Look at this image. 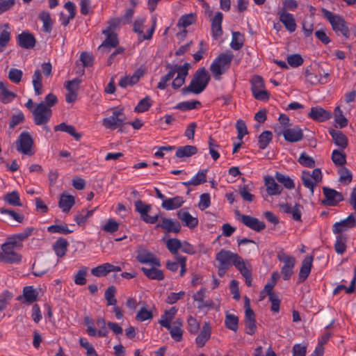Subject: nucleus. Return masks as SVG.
Masks as SVG:
<instances>
[{"label": "nucleus", "mask_w": 356, "mask_h": 356, "mask_svg": "<svg viewBox=\"0 0 356 356\" xmlns=\"http://www.w3.org/2000/svg\"><path fill=\"white\" fill-rule=\"evenodd\" d=\"M346 236L343 234H337L334 243V250L339 254H343L346 250Z\"/></svg>", "instance_id": "obj_52"}, {"label": "nucleus", "mask_w": 356, "mask_h": 356, "mask_svg": "<svg viewBox=\"0 0 356 356\" xmlns=\"http://www.w3.org/2000/svg\"><path fill=\"white\" fill-rule=\"evenodd\" d=\"M177 65H171L170 63L166 65V68L168 70V73L161 76L160 81L158 83L157 88L160 90H164L168 86V82L170 81L175 76L176 71H177Z\"/></svg>", "instance_id": "obj_30"}, {"label": "nucleus", "mask_w": 356, "mask_h": 356, "mask_svg": "<svg viewBox=\"0 0 356 356\" xmlns=\"http://www.w3.org/2000/svg\"><path fill=\"white\" fill-rule=\"evenodd\" d=\"M210 76L205 67L199 68L193 74L190 84L182 88L181 92L186 95L188 93L200 94L210 81Z\"/></svg>", "instance_id": "obj_1"}, {"label": "nucleus", "mask_w": 356, "mask_h": 356, "mask_svg": "<svg viewBox=\"0 0 356 356\" xmlns=\"http://www.w3.org/2000/svg\"><path fill=\"white\" fill-rule=\"evenodd\" d=\"M223 15L220 12L216 13L211 20L212 37L214 40H218L222 35V22Z\"/></svg>", "instance_id": "obj_26"}, {"label": "nucleus", "mask_w": 356, "mask_h": 356, "mask_svg": "<svg viewBox=\"0 0 356 356\" xmlns=\"http://www.w3.org/2000/svg\"><path fill=\"white\" fill-rule=\"evenodd\" d=\"M135 210L140 214V220L147 224H154L159 219L160 213L155 216H150L149 213L152 210V206L141 200L135 201Z\"/></svg>", "instance_id": "obj_10"}, {"label": "nucleus", "mask_w": 356, "mask_h": 356, "mask_svg": "<svg viewBox=\"0 0 356 356\" xmlns=\"http://www.w3.org/2000/svg\"><path fill=\"white\" fill-rule=\"evenodd\" d=\"M4 200L8 204L13 206H22L19 194L17 191H13L11 193H8L6 195Z\"/></svg>", "instance_id": "obj_62"}, {"label": "nucleus", "mask_w": 356, "mask_h": 356, "mask_svg": "<svg viewBox=\"0 0 356 356\" xmlns=\"http://www.w3.org/2000/svg\"><path fill=\"white\" fill-rule=\"evenodd\" d=\"M273 134L270 131H263L259 136L258 147L260 149L266 148L269 143L272 140Z\"/></svg>", "instance_id": "obj_53"}, {"label": "nucleus", "mask_w": 356, "mask_h": 356, "mask_svg": "<svg viewBox=\"0 0 356 356\" xmlns=\"http://www.w3.org/2000/svg\"><path fill=\"white\" fill-rule=\"evenodd\" d=\"M355 217L351 213L346 219L335 222L332 226V231L335 234H342L343 232L355 227Z\"/></svg>", "instance_id": "obj_18"}, {"label": "nucleus", "mask_w": 356, "mask_h": 356, "mask_svg": "<svg viewBox=\"0 0 356 356\" xmlns=\"http://www.w3.org/2000/svg\"><path fill=\"white\" fill-rule=\"evenodd\" d=\"M313 257L307 256L302 260L298 275V282L302 283L306 280L309 275L312 267Z\"/></svg>", "instance_id": "obj_25"}, {"label": "nucleus", "mask_w": 356, "mask_h": 356, "mask_svg": "<svg viewBox=\"0 0 356 356\" xmlns=\"http://www.w3.org/2000/svg\"><path fill=\"white\" fill-rule=\"evenodd\" d=\"M308 117L317 122H325L332 118V113L321 106L311 108Z\"/></svg>", "instance_id": "obj_21"}, {"label": "nucleus", "mask_w": 356, "mask_h": 356, "mask_svg": "<svg viewBox=\"0 0 356 356\" xmlns=\"http://www.w3.org/2000/svg\"><path fill=\"white\" fill-rule=\"evenodd\" d=\"M278 260L283 263L281 273L284 280H289L293 274V268L296 264L294 257L286 254L283 250L279 251L277 254Z\"/></svg>", "instance_id": "obj_6"}, {"label": "nucleus", "mask_w": 356, "mask_h": 356, "mask_svg": "<svg viewBox=\"0 0 356 356\" xmlns=\"http://www.w3.org/2000/svg\"><path fill=\"white\" fill-rule=\"evenodd\" d=\"M102 33L106 35V39L102 44V46L108 48H114L118 44V38L116 33L111 31L110 29H106L102 31Z\"/></svg>", "instance_id": "obj_41"}, {"label": "nucleus", "mask_w": 356, "mask_h": 356, "mask_svg": "<svg viewBox=\"0 0 356 356\" xmlns=\"http://www.w3.org/2000/svg\"><path fill=\"white\" fill-rule=\"evenodd\" d=\"M152 102L149 96H146L142 99L135 106V112L143 113L149 110L152 106Z\"/></svg>", "instance_id": "obj_58"}, {"label": "nucleus", "mask_w": 356, "mask_h": 356, "mask_svg": "<svg viewBox=\"0 0 356 356\" xmlns=\"http://www.w3.org/2000/svg\"><path fill=\"white\" fill-rule=\"evenodd\" d=\"M177 216L185 226L191 229L195 227L198 224V219L192 216L190 213L185 209L179 210L177 212Z\"/></svg>", "instance_id": "obj_31"}, {"label": "nucleus", "mask_w": 356, "mask_h": 356, "mask_svg": "<svg viewBox=\"0 0 356 356\" xmlns=\"http://www.w3.org/2000/svg\"><path fill=\"white\" fill-rule=\"evenodd\" d=\"M206 293L205 288H201L198 291H197L193 296V298L194 301L197 302V309L199 310H202L204 308H211L213 307L214 303L211 300L204 301V296Z\"/></svg>", "instance_id": "obj_29"}, {"label": "nucleus", "mask_w": 356, "mask_h": 356, "mask_svg": "<svg viewBox=\"0 0 356 356\" xmlns=\"http://www.w3.org/2000/svg\"><path fill=\"white\" fill-rule=\"evenodd\" d=\"M323 175L320 168H315L312 173L307 170L302 172L301 179L303 186L308 188L312 195L314 194V188L318 184L322 181Z\"/></svg>", "instance_id": "obj_5"}, {"label": "nucleus", "mask_w": 356, "mask_h": 356, "mask_svg": "<svg viewBox=\"0 0 356 356\" xmlns=\"http://www.w3.org/2000/svg\"><path fill=\"white\" fill-rule=\"evenodd\" d=\"M236 261V264H235L234 266L241 273L243 277L252 275L251 265L250 263L245 262L242 257H240V259Z\"/></svg>", "instance_id": "obj_48"}, {"label": "nucleus", "mask_w": 356, "mask_h": 356, "mask_svg": "<svg viewBox=\"0 0 356 356\" xmlns=\"http://www.w3.org/2000/svg\"><path fill=\"white\" fill-rule=\"evenodd\" d=\"M305 77L306 81L309 82L312 85H316L318 83L320 84H325L327 83L326 80H324L323 78H318V75L315 73L311 72L310 68L307 67L305 70Z\"/></svg>", "instance_id": "obj_57"}, {"label": "nucleus", "mask_w": 356, "mask_h": 356, "mask_svg": "<svg viewBox=\"0 0 356 356\" xmlns=\"http://www.w3.org/2000/svg\"><path fill=\"white\" fill-rule=\"evenodd\" d=\"M240 256L229 250L222 249L216 255V259L218 261L219 265L230 267L232 265H235L237 260L240 259Z\"/></svg>", "instance_id": "obj_14"}, {"label": "nucleus", "mask_w": 356, "mask_h": 356, "mask_svg": "<svg viewBox=\"0 0 356 356\" xmlns=\"http://www.w3.org/2000/svg\"><path fill=\"white\" fill-rule=\"evenodd\" d=\"M197 17L195 14L190 13L182 15L177 23V26L180 28H186L193 24L196 21Z\"/></svg>", "instance_id": "obj_51"}, {"label": "nucleus", "mask_w": 356, "mask_h": 356, "mask_svg": "<svg viewBox=\"0 0 356 356\" xmlns=\"http://www.w3.org/2000/svg\"><path fill=\"white\" fill-rule=\"evenodd\" d=\"M16 42L18 46L25 49L33 48L36 44V40L34 35L28 31H24L16 38Z\"/></svg>", "instance_id": "obj_17"}, {"label": "nucleus", "mask_w": 356, "mask_h": 356, "mask_svg": "<svg viewBox=\"0 0 356 356\" xmlns=\"http://www.w3.org/2000/svg\"><path fill=\"white\" fill-rule=\"evenodd\" d=\"M234 54L231 51L220 54L212 62L210 70L216 80H220L221 76L230 67Z\"/></svg>", "instance_id": "obj_2"}, {"label": "nucleus", "mask_w": 356, "mask_h": 356, "mask_svg": "<svg viewBox=\"0 0 356 356\" xmlns=\"http://www.w3.org/2000/svg\"><path fill=\"white\" fill-rule=\"evenodd\" d=\"M201 105V102L197 100L186 101L179 103L175 108L182 111H191L198 108Z\"/></svg>", "instance_id": "obj_54"}, {"label": "nucleus", "mask_w": 356, "mask_h": 356, "mask_svg": "<svg viewBox=\"0 0 356 356\" xmlns=\"http://www.w3.org/2000/svg\"><path fill=\"white\" fill-rule=\"evenodd\" d=\"M323 17L329 21L333 31L337 34H341L346 39L350 37V30L345 19L339 15L333 14L331 11L323 8Z\"/></svg>", "instance_id": "obj_3"}, {"label": "nucleus", "mask_w": 356, "mask_h": 356, "mask_svg": "<svg viewBox=\"0 0 356 356\" xmlns=\"http://www.w3.org/2000/svg\"><path fill=\"white\" fill-rule=\"evenodd\" d=\"M156 228H161L168 233H178L181 230V225L177 220L168 218H162L161 222L156 225Z\"/></svg>", "instance_id": "obj_22"}, {"label": "nucleus", "mask_w": 356, "mask_h": 356, "mask_svg": "<svg viewBox=\"0 0 356 356\" xmlns=\"http://www.w3.org/2000/svg\"><path fill=\"white\" fill-rule=\"evenodd\" d=\"M136 259L141 264L148 266L154 265L161 266L160 259L152 252L142 247L139 248L137 250Z\"/></svg>", "instance_id": "obj_15"}, {"label": "nucleus", "mask_w": 356, "mask_h": 356, "mask_svg": "<svg viewBox=\"0 0 356 356\" xmlns=\"http://www.w3.org/2000/svg\"><path fill=\"white\" fill-rule=\"evenodd\" d=\"M207 170H202L199 171L195 176L192 177V179L188 181L182 182V184L185 186H199L202 184H204L207 181Z\"/></svg>", "instance_id": "obj_42"}, {"label": "nucleus", "mask_w": 356, "mask_h": 356, "mask_svg": "<svg viewBox=\"0 0 356 356\" xmlns=\"http://www.w3.org/2000/svg\"><path fill=\"white\" fill-rule=\"evenodd\" d=\"M181 241L178 238H170L166 241V247L168 250L172 253L175 254V257L178 255V250L181 247Z\"/></svg>", "instance_id": "obj_59"}, {"label": "nucleus", "mask_w": 356, "mask_h": 356, "mask_svg": "<svg viewBox=\"0 0 356 356\" xmlns=\"http://www.w3.org/2000/svg\"><path fill=\"white\" fill-rule=\"evenodd\" d=\"M281 210L287 214H291L294 220L300 221L302 216V207L299 204H296L294 207H291L288 203H282L280 204Z\"/></svg>", "instance_id": "obj_27"}, {"label": "nucleus", "mask_w": 356, "mask_h": 356, "mask_svg": "<svg viewBox=\"0 0 356 356\" xmlns=\"http://www.w3.org/2000/svg\"><path fill=\"white\" fill-rule=\"evenodd\" d=\"M190 67L191 65L188 63H185L182 65L177 66V71H176L177 76L172 83V87L174 89H179L184 84L186 78L188 74V70Z\"/></svg>", "instance_id": "obj_20"}, {"label": "nucleus", "mask_w": 356, "mask_h": 356, "mask_svg": "<svg viewBox=\"0 0 356 356\" xmlns=\"http://www.w3.org/2000/svg\"><path fill=\"white\" fill-rule=\"evenodd\" d=\"M79 344L86 350V356H98L93 346L83 338L79 339Z\"/></svg>", "instance_id": "obj_64"}, {"label": "nucleus", "mask_w": 356, "mask_h": 356, "mask_svg": "<svg viewBox=\"0 0 356 356\" xmlns=\"http://www.w3.org/2000/svg\"><path fill=\"white\" fill-rule=\"evenodd\" d=\"M251 90L253 97L260 101H266L270 98V94L264 89V81L261 76H254L251 81Z\"/></svg>", "instance_id": "obj_9"}, {"label": "nucleus", "mask_w": 356, "mask_h": 356, "mask_svg": "<svg viewBox=\"0 0 356 356\" xmlns=\"http://www.w3.org/2000/svg\"><path fill=\"white\" fill-rule=\"evenodd\" d=\"M68 245L69 243L67 239L60 237L53 244L52 248L56 255L61 258L65 255Z\"/></svg>", "instance_id": "obj_38"}, {"label": "nucleus", "mask_w": 356, "mask_h": 356, "mask_svg": "<svg viewBox=\"0 0 356 356\" xmlns=\"http://www.w3.org/2000/svg\"><path fill=\"white\" fill-rule=\"evenodd\" d=\"M299 163L306 168L315 167V161L314 159L309 156L306 152H303L300 154L298 159Z\"/></svg>", "instance_id": "obj_63"}, {"label": "nucleus", "mask_w": 356, "mask_h": 356, "mask_svg": "<svg viewBox=\"0 0 356 356\" xmlns=\"http://www.w3.org/2000/svg\"><path fill=\"white\" fill-rule=\"evenodd\" d=\"M184 200L181 196H176L172 198H165L162 202L161 206L163 209L170 211L178 209L182 206Z\"/></svg>", "instance_id": "obj_37"}, {"label": "nucleus", "mask_w": 356, "mask_h": 356, "mask_svg": "<svg viewBox=\"0 0 356 356\" xmlns=\"http://www.w3.org/2000/svg\"><path fill=\"white\" fill-rule=\"evenodd\" d=\"M145 17H138L135 19V33H137L138 44L144 40H151L156 29V19H153L152 25L147 29L145 25Z\"/></svg>", "instance_id": "obj_4"}, {"label": "nucleus", "mask_w": 356, "mask_h": 356, "mask_svg": "<svg viewBox=\"0 0 356 356\" xmlns=\"http://www.w3.org/2000/svg\"><path fill=\"white\" fill-rule=\"evenodd\" d=\"M38 292L33 286H26L23 289V295L17 297V300L23 303L31 305L38 299Z\"/></svg>", "instance_id": "obj_23"}, {"label": "nucleus", "mask_w": 356, "mask_h": 356, "mask_svg": "<svg viewBox=\"0 0 356 356\" xmlns=\"http://www.w3.org/2000/svg\"><path fill=\"white\" fill-rule=\"evenodd\" d=\"M197 153V148L194 145H185L179 147L176 151L175 156L178 158L192 156Z\"/></svg>", "instance_id": "obj_43"}, {"label": "nucleus", "mask_w": 356, "mask_h": 356, "mask_svg": "<svg viewBox=\"0 0 356 356\" xmlns=\"http://www.w3.org/2000/svg\"><path fill=\"white\" fill-rule=\"evenodd\" d=\"M111 268L110 263H104L92 268L91 273L95 277H104L111 273Z\"/></svg>", "instance_id": "obj_47"}, {"label": "nucleus", "mask_w": 356, "mask_h": 356, "mask_svg": "<svg viewBox=\"0 0 356 356\" xmlns=\"http://www.w3.org/2000/svg\"><path fill=\"white\" fill-rule=\"evenodd\" d=\"M275 178L287 189H293L295 188V184L293 179H291L289 176L279 172H276Z\"/></svg>", "instance_id": "obj_49"}, {"label": "nucleus", "mask_w": 356, "mask_h": 356, "mask_svg": "<svg viewBox=\"0 0 356 356\" xmlns=\"http://www.w3.org/2000/svg\"><path fill=\"white\" fill-rule=\"evenodd\" d=\"M33 145V139L27 131H22L16 140L17 150L25 155L31 156L33 154L32 147Z\"/></svg>", "instance_id": "obj_11"}, {"label": "nucleus", "mask_w": 356, "mask_h": 356, "mask_svg": "<svg viewBox=\"0 0 356 356\" xmlns=\"http://www.w3.org/2000/svg\"><path fill=\"white\" fill-rule=\"evenodd\" d=\"M159 267L154 265H149L148 267H142L141 270L148 279L161 281L164 280L165 276L163 270L158 268Z\"/></svg>", "instance_id": "obj_24"}, {"label": "nucleus", "mask_w": 356, "mask_h": 356, "mask_svg": "<svg viewBox=\"0 0 356 356\" xmlns=\"http://www.w3.org/2000/svg\"><path fill=\"white\" fill-rule=\"evenodd\" d=\"M32 83L35 95L42 94V73L40 70H36L32 76Z\"/></svg>", "instance_id": "obj_44"}, {"label": "nucleus", "mask_w": 356, "mask_h": 356, "mask_svg": "<svg viewBox=\"0 0 356 356\" xmlns=\"http://www.w3.org/2000/svg\"><path fill=\"white\" fill-rule=\"evenodd\" d=\"M225 325L229 330L236 332L238 328V318L234 314H227Z\"/></svg>", "instance_id": "obj_50"}, {"label": "nucleus", "mask_w": 356, "mask_h": 356, "mask_svg": "<svg viewBox=\"0 0 356 356\" xmlns=\"http://www.w3.org/2000/svg\"><path fill=\"white\" fill-rule=\"evenodd\" d=\"M323 192L325 197V200H322L324 205L334 207L343 200L342 194L332 188L324 186L323 187Z\"/></svg>", "instance_id": "obj_16"}, {"label": "nucleus", "mask_w": 356, "mask_h": 356, "mask_svg": "<svg viewBox=\"0 0 356 356\" xmlns=\"http://www.w3.org/2000/svg\"><path fill=\"white\" fill-rule=\"evenodd\" d=\"M33 121L36 125H44L51 119L52 111L44 103H39L32 111Z\"/></svg>", "instance_id": "obj_8"}, {"label": "nucleus", "mask_w": 356, "mask_h": 356, "mask_svg": "<svg viewBox=\"0 0 356 356\" xmlns=\"http://www.w3.org/2000/svg\"><path fill=\"white\" fill-rule=\"evenodd\" d=\"M40 19L42 22V30L45 33H50L52 31L53 22L49 12L43 11L39 15Z\"/></svg>", "instance_id": "obj_46"}, {"label": "nucleus", "mask_w": 356, "mask_h": 356, "mask_svg": "<svg viewBox=\"0 0 356 356\" xmlns=\"http://www.w3.org/2000/svg\"><path fill=\"white\" fill-rule=\"evenodd\" d=\"M243 45L242 35L239 32H234L230 43V47L234 50H239Z\"/></svg>", "instance_id": "obj_61"}, {"label": "nucleus", "mask_w": 356, "mask_h": 356, "mask_svg": "<svg viewBox=\"0 0 356 356\" xmlns=\"http://www.w3.org/2000/svg\"><path fill=\"white\" fill-rule=\"evenodd\" d=\"M75 204V199L73 195L63 193L60 195L58 206L64 213H68Z\"/></svg>", "instance_id": "obj_35"}, {"label": "nucleus", "mask_w": 356, "mask_h": 356, "mask_svg": "<svg viewBox=\"0 0 356 356\" xmlns=\"http://www.w3.org/2000/svg\"><path fill=\"white\" fill-rule=\"evenodd\" d=\"M235 213L238 217V220L250 229L259 232L266 228V224L258 218L249 215L241 214L238 210Z\"/></svg>", "instance_id": "obj_13"}, {"label": "nucleus", "mask_w": 356, "mask_h": 356, "mask_svg": "<svg viewBox=\"0 0 356 356\" xmlns=\"http://www.w3.org/2000/svg\"><path fill=\"white\" fill-rule=\"evenodd\" d=\"M116 289L114 286H110L104 293V298L106 300L107 306H115L117 303L115 298Z\"/></svg>", "instance_id": "obj_56"}, {"label": "nucleus", "mask_w": 356, "mask_h": 356, "mask_svg": "<svg viewBox=\"0 0 356 356\" xmlns=\"http://www.w3.org/2000/svg\"><path fill=\"white\" fill-rule=\"evenodd\" d=\"M22 260L21 254L16 252L0 253V261L6 264H17Z\"/></svg>", "instance_id": "obj_45"}, {"label": "nucleus", "mask_w": 356, "mask_h": 356, "mask_svg": "<svg viewBox=\"0 0 356 356\" xmlns=\"http://www.w3.org/2000/svg\"><path fill=\"white\" fill-rule=\"evenodd\" d=\"M355 281H356V268L355 269V275L353 278L350 284L348 287L343 284L338 285L333 291L334 295H337L342 290H345L346 293H351L355 289Z\"/></svg>", "instance_id": "obj_60"}, {"label": "nucleus", "mask_w": 356, "mask_h": 356, "mask_svg": "<svg viewBox=\"0 0 356 356\" xmlns=\"http://www.w3.org/2000/svg\"><path fill=\"white\" fill-rule=\"evenodd\" d=\"M274 131L278 136L282 135L285 140L289 143L298 142L304 137L302 130L298 126L286 129H281L280 126H275Z\"/></svg>", "instance_id": "obj_7"}, {"label": "nucleus", "mask_w": 356, "mask_h": 356, "mask_svg": "<svg viewBox=\"0 0 356 356\" xmlns=\"http://www.w3.org/2000/svg\"><path fill=\"white\" fill-rule=\"evenodd\" d=\"M152 310L149 307L146 303L143 305L138 308L135 316V320L143 322L145 321H150L153 318Z\"/></svg>", "instance_id": "obj_36"}, {"label": "nucleus", "mask_w": 356, "mask_h": 356, "mask_svg": "<svg viewBox=\"0 0 356 356\" xmlns=\"http://www.w3.org/2000/svg\"><path fill=\"white\" fill-rule=\"evenodd\" d=\"M54 129L55 131H63L67 133L71 136L74 137L76 140H79L82 136L81 134L76 132L74 126L67 124L65 122H62L58 125H56Z\"/></svg>", "instance_id": "obj_40"}, {"label": "nucleus", "mask_w": 356, "mask_h": 356, "mask_svg": "<svg viewBox=\"0 0 356 356\" xmlns=\"http://www.w3.org/2000/svg\"><path fill=\"white\" fill-rule=\"evenodd\" d=\"M329 134L336 145L342 149L346 148L348 146V138L342 131L332 129L329 130Z\"/></svg>", "instance_id": "obj_34"}, {"label": "nucleus", "mask_w": 356, "mask_h": 356, "mask_svg": "<svg viewBox=\"0 0 356 356\" xmlns=\"http://www.w3.org/2000/svg\"><path fill=\"white\" fill-rule=\"evenodd\" d=\"M126 120L125 115L122 109L113 111L111 116L105 118L102 120V125L106 129H115L121 127Z\"/></svg>", "instance_id": "obj_12"}, {"label": "nucleus", "mask_w": 356, "mask_h": 356, "mask_svg": "<svg viewBox=\"0 0 356 356\" xmlns=\"http://www.w3.org/2000/svg\"><path fill=\"white\" fill-rule=\"evenodd\" d=\"M0 91L1 97L0 101L3 104H8L12 102L16 97V94L8 90V83L4 81H0Z\"/></svg>", "instance_id": "obj_39"}, {"label": "nucleus", "mask_w": 356, "mask_h": 356, "mask_svg": "<svg viewBox=\"0 0 356 356\" xmlns=\"http://www.w3.org/2000/svg\"><path fill=\"white\" fill-rule=\"evenodd\" d=\"M211 327L209 322H205L200 334L195 339V342L200 348L203 347L206 342L210 339Z\"/></svg>", "instance_id": "obj_32"}, {"label": "nucleus", "mask_w": 356, "mask_h": 356, "mask_svg": "<svg viewBox=\"0 0 356 356\" xmlns=\"http://www.w3.org/2000/svg\"><path fill=\"white\" fill-rule=\"evenodd\" d=\"M277 15L280 21L284 24L285 29L291 33L296 31L297 25L293 14L287 13L284 9H279Z\"/></svg>", "instance_id": "obj_19"}, {"label": "nucleus", "mask_w": 356, "mask_h": 356, "mask_svg": "<svg viewBox=\"0 0 356 356\" xmlns=\"http://www.w3.org/2000/svg\"><path fill=\"white\" fill-rule=\"evenodd\" d=\"M47 231L50 233H58L61 234H68L73 232L70 229L66 223L60 225H51L47 227Z\"/></svg>", "instance_id": "obj_55"}, {"label": "nucleus", "mask_w": 356, "mask_h": 356, "mask_svg": "<svg viewBox=\"0 0 356 356\" xmlns=\"http://www.w3.org/2000/svg\"><path fill=\"white\" fill-rule=\"evenodd\" d=\"M3 29L0 31V53L3 52L11 40L10 27L8 23L2 26Z\"/></svg>", "instance_id": "obj_33"}, {"label": "nucleus", "mask_w": 356, "mask_h": 356, "mask_svg": "<svg viewBox=\"0 0 356 356\" xmlns=\"http://www.w3.org/2000/svg\"><path fill=\"white\" fill-rule=\"evenodd\" d=\"M264 184L266 188L267 193L270 195H278L281 194L283 188L279 185L271 176H266L264 177Z\"/></svg>", "instance_id": "obj_28"}]
</instances>
